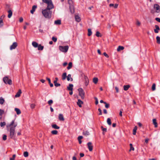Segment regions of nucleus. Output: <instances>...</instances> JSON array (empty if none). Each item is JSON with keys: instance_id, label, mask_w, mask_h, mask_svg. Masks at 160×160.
<instances>
[{"instance_id": "52", "label": "nucleus", "mask_w": 160, "mask_h": 160, "mask_svg": "<svg viewBox=\"0 0 160 160\" xmlns=\"http://www.w3.org/2000/svg\"><path fill=\"white\" fill-rule=\"evenodd\" d=\"M7 136L5 134L3 135L2 137L3 140L4 141L6 140L7 139Z\"/></svg>"}, {"instance_id": "63", "label": "nucleus", "mask_w": 160, "mask_h": 160, "mask_svg": "<svg viewBox=\"0 0 160 160\" xmlns=\"http://www.w3.org/2000/svg\"><path fill=\"white\" fill-rule=\"evenodd\" d=\"M103 112L104 114H107V110L106 109H104L103 110Z\"/></svg>"}, {"instance_id": "27", "label": "nucleus", "mask_w": 160, "mask_h": 160, "mask_svg": "<svg viewBox=\"0 0 160 160\" xmlns=\"http://www.w3.org/2000/svg\"><path fill=\"white\" fill-rule=\"evenodd\" d=\"M52 128L55 129H59L60 128V127L59 126H58L56 124H52Z\"/></svg>"}, {"instance_id": "7", "label": "nucleus", "mask_w": 160, "mask_h": 160, "mask_svg": "<svg viewBox=\"0 0 160 160\" xmlns=\"http://www.w3.org/2000/svg\"><path fill=\"white\" fill-rule=\"evenodd\" d=\"M68 3L69 4V9L71 12L73 13L74 12L73 2L72 0H68Z\"/></svg>"}, {"instance_id": "46", "label": "nucleus", "mask_w": 160, "mask_h": 160, "mask_svg": "<svg viewBox=\"0 0 160 160\" xmlns=\"http://www.w3.org/2000/svg\"><path fill=\"white\" fill-rule=\"evenodd\" d=\"M53 102V101L52 100H49L48 102V104L50 105L51 106Z\"/></svg>"}, {"instance_id": "10", "label": "nucleus", "mask_w": 160, "mask_h": 160, "mask_svg": "<svg viewBox=\"0 0 160 160\" xmlns=\"http://www.w3.org/2000/svg\"><path fill=\"white\" fill-rule=\"evenodd\" d=\"M87 146L89 150L90 151H92L93 149V146L92 145V143L91 142H89L87 143Z\"/></svg>"}, {"instance_id": "30", "label": "nucleus", "mask_w": 160, "mask_h": 160, "mask_svg": "<svg viewBox=\"0 0 160 160\" xmlns=\"http://www.w3.org/2000/svg\"><path fill=\"white\" fill-rule=\"evenodd\" d=\"M98 81V79L97 78L95 77L93 79V82L95 84H96L97 83Z\"/></svg>"}, {"instance_id": "14", "label": "nucleus", "mask_w": 160, "mask_h": 160, "mask_svg": "<svg viewBox=\"0 0 160 160\" xmlns=\"http://www.w3.org/2000/svg\"><path fill=\"white\" fill-rule=\"evenodd\" d=\"M37 8V6L36 5H34L32 6V9L30 11V12L33 14L34 13V12H35V11L36 10V9Z\"/></svg>"}, {"instance_id": "19", "label": "nucleus", "mask_w": 160, "mask_h": 160, "mask_svg": "<svg viewBox=\"0 0 160 160\" xmlns=\"http://www.w3.org/2000/svg\"><path fill=\"white\" fill-rule=\"evenodd\" d=\"M4 113V111L0 109V120H2V115Z\"/></svg>"}, {"instance_id": "58", "label": "nucleus", "mask_w": 160, "mask_h": 160, "mask_svg": "<svg viewBox=\"0 0 160 160\" xmlns=\"http://www.w3.org/2000/svg\"><path fill=\"white\" fill-rule=\"evenodd\" d=\"M54 85L56 87H58L60 86L61 85V84L60 83H57L56 84H55Z\"/></svg>"}, {"instance_id": "45", "label": "nucleus", "mask_w": 160, "mask_h": 160, "mask_svg": "<svg viewBox=\"0 0 160 160\" xmlns=\"http://www.w3.org/2000/svg\"><path fill=\"white\" fill-rule=\"evenodd\" d=\"M84 135L86 136L89 135L90 134L89 132L88 131H86L83 132Z\"/></svg>"}, {"instance_id": "61", "label": "nucleus", "mask_w": 160, "mask_h": 160, "mask_svg": "<svg viewBox=\"0 0 160 160\" xmlns=\"http://www.w3.org/2000/svg\"><path fill=\"white\" fill-rule=\"evenodd\" d=\"M23 18L22 17H21L19 19V22H22L23 21Z\"/></svg>"}, {"instance_id": "17", "label": "nucleus", "mask_w": 160, "mask_h": 160, "mask_svg": "<svg viewBox=\"0 0 160 160\" xmlns=\"http://www.w3.org/2000/svg\"><path fill=\"white\" fill-rule=\"evenodd\" d=\"M60 121H63L64 120L63 115L62 114H60L58 117Z\"/></svg>"}, {"instance_id": "34", "label": "nucleus", "mask_w": 160, "mask_h": 160, "mask_svg": "<svg viewBox=\"0 0 160 160\" xmlns=\"http://www.w3.org/2000/svg\"><path fill=\"white\" fill-rule=\"evenodd\" d=\"M8 79V78L7 77H6L3 78V80L4 83L7 84Z\"/></svg>"}, {"instance_id": "8", "label": "nucleus", "mask_w": 160, "mask_h": 160, "mask_svg": "<svg viewBox=\"0 0 160 160\" xmlns=\"http://www.w3.org/2000/svg\"><path fill=\"white\" fill-rule=\"evenodd\" d=\"M78 90L79 92V95L82 99H84L85 97V93L83 89L82 88H79L78 89Z\"/></svg>"}, {"instance_id": "28", "label": "nucleus", "mask_w": 160, "mask_h": 160, "mask_svg": "<svg viewBox=\"0 0 160 160\" xmlns=\"http://www.w3.org/2000/svg\"><path fill=\"white\" fill-rule=\"evenodd\" d=\"M137 127L136 126H135L133 130V134L134 135H135L136 134V131L137 129Z\"/></svg>"}, {"instance_id": "3", "label": "nucleus", "mask_w": 160, "mask_h": 160, "mask_svg": "<svg viewBox=\"0 0 160 160\" xmlns=\"http://www.w3.org/2000/svg\"><path fill=\"white\" fill-rule=\"evenodd\" d=\"M151 13L152 14L160 13V6L158 4H154L153 9L151 10Z\"/></svg>"}, {"instance_id": "1", "label": "nucleus", "mask_w": 160, "mask_h": 160, "mask_svg": "<svg viewBox=\"0 0 160 160\" xmlns=\"http://www.w3.org/2000/svg\"><path fill=\"white\" fill-rule=\"evenodd\" d=\"M17 125V123L15 122V120H13L9 125V126H11L9 131V136L11 138H13L15 137V128Z\"/></svg>"}, {"instance_id": "24", "label": "nucleus", "mask_w": 160, "mask_h": 160, "mask_svg": "<svg viewBox=\"0 0 160 160\" xmlns=\"http://www.w3.org/2000/svg\"><path fill=\"white\" fill-rule=\"evenodd\" d=\"M15 111L16 112L17 114L18 115H19L21 113L20 110L18 108H15Z\"/></svg>"}, {"instance_id": "33", "label": "nucleus", "mask_w": 160, "mask_h": 160, "mask_svg": "<svg viewBox=\"0 0 160 160\" xmlns=\"http://www.w3.org/2000/svg\"><path fill=\"white\" fill-rule=\"evenodd\" d=\"M38 50H42L43 49L44 47L43 46H42L41 44L38 45Z\"/></svg>"}, {"instance_id": "11", "label": "nucleus", "mask_w": 160, "mask_h": 160, "mask_svg": "<svg viewBox=\"0 0 160 160\" xmlns=\"http://www.w3.org/2000/svg\"><path fill=\"white\" fill-rule=\"evenodd\" d=\"M84 79H85V84L86 86H87L89 83V79L87 76L84 75Z\"/></svg>"}, {"instance_id": "42", "label": "nucleus", "mask_w": 160, "mask_h": 160, "mask_svg": "<svg viewBox=\"0 0 160 160\" xmlns=\"http://www.w3.org/2000/svg\"><path fill=\"white\" fill-rule=\"evenodd\" d=\"M130 148L129 150V151H130L131 150L134 151V147L132 146V143H130Z\"/></svg>"}, {"instance_id": "47", "label": "nucleus", "mask_w": 160, "mask_h": 160, "mask_svg": "<svg viewBox=\"0 0 160 160\" xmlns=\"http://www.w3.org/2000/svg\"><path fill=\"white\" fill-rule=\"evenodd\" d=\"M156 89V85L155 83H153L152 86V91H154Z\"/></svg>"}, {"instance_id": "12", "label": "nucleus", "mask_w": 160, "mask_h": 160, "mask_svg": "<svg viewBox=\"0 0 160 160\" xmlns=\"http://www.w3.org/2000/svg\"><path fill=\"white\" fill-rule=\"evenodd\" d=\"M155 29H154V32L155 33H158L159 31L160 30V28L157 25H155Z\"/></svg>"}, {"instance_id": "53", "label": "nucleus", "mask_w": 160, "mask_h": 160, "mask_svg": "<svg viewBox=\"0 0 160 160\" xmlns=\"http://www.w3.org/2000/svg\"><path fill=\"white\" fill-rule=\"evenodd\" d=\"M94 98L95 100V104L97 105L98 104V99L96 97H95Z\"/></svg>"}, {"instance_id": "25", "label": "nucleus", "mask_w": 160, "mask_h": 160, "mask_svg": "<svg viewBox=\"0 0 160 160\" xmlns=\"http://www.w3.org/2000/svg\"><path fill=\"white\" fill-rule=\"evenodd\" d=\"M32 45L35 48H37L38 46V44L35 42H32Z\"/></svg>"}, {"instance_id": "39", "label": "nucleus", "mask_w": 160, "mask_h": 160, "mask_svg": "<svg viewBox=\"0 0 160 160\" xmlns=\"http://www.w3.org/2000/svg\"><path fill=\"white\" fill-rule=\"evenodd\" d=\"M156 40H157V42L158 44H160V37L158 36H157L156 37Z\"/></svg>"}, {"instance_id": "9", "label": "nucleus", "mask_w": 160, "mask_h": 160, "mask_svg": "<svg viewBox=\"0 0 160 160\" xmlns=\"http://www.w3.org/2000/svg\"><path fill=\"white\" fill-rule=\"evenodd\" d=\"M18 46V43L17 42H14L10 46V50H12L15 49Z\"/></svg>"}, {"instance_id": "31", "label": "nucleus", "mask_w": 160, "mask_h": 160, "mask_svg": "<svg viewBox=\"0 0 160 160\" xmlns=\"http://www.w3.org/2000/svg\"><path fill=\"white\" fill-rule=\"evenodd\" d=\"M75 19L76 21L78 22H79L81 21V19L80 17L78 15H76L75 17Z\"/></svg>"}, {"instance_id": "64", "label": "nucleus", "mask_w": 160, "mask_h": 160, "mask_svg": "<svg viewBox=\"0 0 160 160\" xmlns=\"http://www.w3.org/2000/svg\"><path fill=\"white\" fill-rule=\"evenodd\" d=\"M140 22H139L138 21H137V24L139 26L140 25Z\"/></svg>"}, {"instance_id": "37", "label": "nucleus", "mask_w": 160, "mask_h": 160, "mask_svg": "<svg viewBox=\"0 0 160 160\" xmlns=\"http://www.w3.org/2000/svg\"><path fill=\"white\" fill-rule=\"evenodd\" d=\"M107 122L109 125H111V120L109 118H108L107 119Z\"/></svg>"}, {"instance_id": "13", "label": "nucleus", "mask_w": 160, "mask_h": 160, "mask_svg": "<svg viewBox=\"0 0 160 160\" xmlns=\"http://www.w3.org/2000/svg\"><path fill=\"white\" fill-rule=\"evenodd\" d=\"M83 103V102L80 99H78V101L77 102V104L79 107H82V104Z\"/></svg>"}, {"instance_id": "48", "label": "nucleus", "mask_w": 160, "mask_h": 160, "mask_svg": "<svg viewBox=\"0 0 160 160\" xmlns=\"http://www.w3.org/2000/svg\"><path fill=\"white\" fill-rule=\"evenodd\" d=\"M104 104H105V107L106 108H109L110 105L108 103H107L106 102H104Z\"/></svg>"}, {"instance_id": "29", "label": "nucleus", "mask_w": 160, "mask_h": 160, "mask_svg": "<svg viewBox=\"0 0 160 160\" xmlns=\"http://www.w3.org/2000/svg\"><path fill=\"white\" fill-rule=\"evenodd\" d=\"M54 23L57 25H60L61 23V21L60 20H56L54 22Z\"/></svg>"}, {"instance_id": "51", "label": "nucleus", "mask_w": 160, "mask_h": 160, "mask_svg": "<svg viewBox=\"0 0 160 160\" xmlns=\"http://www.w3.org/2000/svg\"><path fill=\"white\" fill-rule=\"evenodd\" d=\"M52 39L54 42H56L57 41V38L53 37L52 38Z\"/></svg>"}, {"instance_id": "49", "label": "nucleus", "mask_w": 160, "mask_h": 160, "mask_svg": "<svg viewBox=\"0 0 160 160\" xmlns=\"http://www.w3.org/2000/svg\"><path fill=\"white\" fill-rule=\"evenodd\" d=\"M7 82V84H8L9 85H11L12 84V81L11 79H8V82Z\"/></svg>"}, {"instance_id": "35", "label": "nucleus", "mask_w": 160, "mask_h": 160, "mask_svg": "<svg viewBox=\"0 0 160 160\" xmlns=\"http://www.w3.org/2000/svg\"><path fill=\"white\" fill-rule=\"evenodd\" d=\"M92 34V32L91 31V29H88V36H90Z\"/></svg>"}, {"instance_id": "26", "label": "nucleus", "mask_w": 160, "mask_h": 160, "mask_svg": "<svg viewBox=\"0 0 160 160\" xmlns=\"http://www.w3.org/2000/svg\"><path fill=\"white\" fill-rule=\"evenodd\" d=\"M130 87V86L129 85H124L123 86V89L124 90L127 91L128 89Z\"/></svg>"}, {"instance_id": "43", "label": "nucleus", "mask_w": 160, "mask_h": 160, "mask_svg": "<svg viewBox=\"0 0 160 160\" xmlns=\"http://www.w3.org/2000/svg\"><path fill=\"white\" fill-rule=\"evenodd\" d=\"M23 155L24 157H27L28 156V152L26 151L24 152L23 153Z\"/></svg>"}, {"instance_id": "23", "label": "nucleus", "mask_w": 160, "mask_h": 160, "mask_svg": "<svg viewBox=\"0 0 160 160\" xmlns=\"http://www.w3.org/2000/svg\"><path fill=\"white\" fill-rule=\"evenodd\" d=\"M8 17L9 18H10L12 14V12L11 10H9L8 11Z\"/></svg>"}, {"instance_id": "16", "label": "nucleus", "mask_w": 160, "mask_h": 160, "mask_svg": "<svg viewBox=\"0 0 160 160\" xmlns=\"http://www.w3.org/2000/svg\"><path fill=\"white\" fill-rule=\"evenodd\" d=\"M73 85L72 84H70L69 86L67 87V89L69 91H72Z\"/></svg>"}, {"instance_id": "56", "label": "nucleus", "mask_w": 160, "mask_h": 160, "mask_svg": "<svg viewBox=\"0 0 160 160\" xmlns=\"http://www.w3.org/2000/svg\"><path fill=\"white\" fill-rule=\"evenodd\" d=\"M98 111L99 112V115H102V112L101 109L100 108H99L98 109Z\"/></svg>"}, {"instance_id": "32", "label": "nucleus", "mask_w": 160, "mask_h": 160, "mask_svg": "<svg viewBox=\"0 0 160 160\" xmlns=\"http://www.w3.org/2000/svg\"><path fill=\"white\" fill-rule=\"evenodd\" d=\"M67 77V73L64 72L63 73L62 75V79L63 80H65Z\"/></svg>"}, {"instance_id": "62", "label": "nucleus", "mask_w": 160, "mask_h": 160, "mask_svg": "<svg viewBox=\"0 0 160 160\" xmlns=\"http://www.w3.org/2000/svg\"><path fill=\"white\" fill-rule=\"evenodd\" d=\"M46 79H47V80L48 81L49 83L51 82L50 79L49 78H47Z\"/></svg>"}, {"instance_id": "55", "label": "nucleus", "mask_w": 160, "mask_h": 160, "mask_svg": "<svg viewBox=\"0 0 160 160\" xmlns=\"http://www.w3.org/2000/svg\"><path fill=\"white\" fill-rule=\"evenodd\" d=\"M155 20L158 22H160V18H156Z\"/></svg>"}, {"instance_id": "5", "label": "nucleus", "mask_w": 160, "mask_h": 160, "mask_svg": "<svg viewBox=\"0 0 160 160\" xmlns=\"http://www.w3.org/2000/svg\"><path fill=\"white\" fill-rule=\"evenodd\" d=\"M45 3L47 4L46 8L48 9H53L54 8V5L52 0H50Z\"/></svg>"}, {"instance_id": "18", "label": "nucleus", "mask_w": 160, "mask_h": 160, "mask_svg": "<svg viewBox=\"0 0 160 160\" xmlns=\"http://www.w3.org/2000/svg\"><path fill=\"white\" fill-rule=\"evenodd\" d=\"M22 92L21 89H19L18 92L15 95V97H18L20 96V94Z\"/></svg>"}, {"instance_id": "44", "label": "nucleus", "mask_w": 160, "mask_h": 160, "mask_svg": "<svg viewBox=\"0 0 160 160\" xmlns=\"http://www.w3.org/2000/svg\"><path fill=\"white\" fill-rule=\"evenodd\" d=\"M96 35L97 37H101L102 36V35L100 34V33L98 31H97L96 32Z\"/></svg>"}, {"instance_id": "54", "label": "nucleus", "mask_w": 160, "mask_h": 160, "mask_svg": "<svg viewBox=\"0 0 160 160\" xmlns=\"http://www.w3.org/2000/svg\"><path fill=\"white\" fill-rule=\"evenodd\" d=\"M83 138V137L81 136H80L78 137V141L81 140Z\"/></svg>"}, {"instance_id": "40", "label": "nucleus", "mask_w": 160, "mask_h": 160, "mask_svg": "<svg viewBox=\"0 0 160 160\" xmlns=\"http://www.w3.org/2000/svg\"><path fill=\"white\" fill-rule=\"evenodd\" d=\"M101 128L102 129V130L103 131V132H102V134H104V132H107V129L106 128H104V127L103 126L101 127Z\"/></svg>"}, {"instance_id": "4", "label": "nucleus", "mask_w": 160, "mask_h": 160, "mask_svg": "<svg viewBox=\"0 0 160 160\" xmlns=\"http://www.w3.org/2000/svg\"><path fill=\"white\" fill-rule=\"evenodd\" d=\"M68 48L69 47L68 46H60L59 47V50L64 52H66L68 51Z\"/></svg>"}, {"instance_id": "60", "label": "nucleus", "mask_w": 160, "mask_h": 160, "mask_svg": "<svg viewBox=\"0 0 160 160\" xmlns=\"http://www.w3.org/2000/svg\"><path fill=\"white\" fill-rule=\"evenodd\" d=\"M118 4L116 3L113 6H114V8H118Z\"/></svg>"}, {"instance_id": "21", "label": "nucleus", "mask_w": 160, "mask_h": 160, "mask_svg": "<svg viewBox=\"0 0 160 160\" xmlns=\"http://www.w3.org/2000/svg\"><path fill=\"white\" fill-rule=\"evenodd\" d=\"M124 49V47L123 46H119L117 48V51L118 52L121 50H122Z\"/></svg>"}, {"instance_id": "22", "label": "nucleus", "mask_w": 160, "mask_h": 160, "mask_svg": "<svg viewBox=\"0 0 160 160\" xmlns=\"http://www.w3.org/2000/svg\"><path fill=\"white\" fill-rule=\"evenodd\" d=\"M66 78L68 81H69L70 80L72 81L73 80V79L71 78V75L70 74H68Z\"/></svg>"}, {"instance_id": "36", "label": "nucleus", "mask_w": 160, "mask_h": 160, "mask_svg": "<svg viewBox=\"0 0 160 160\" xmlns=\"http://www.w3.org/2000/svg\"><path fill=\"white\" fill-rule=\"evenodd\" d=\"M5 100L4 99L2 98H0V104L1 105H2L3 104Z\"/></svg>"}, {"instance_id": "15", "label": "nucleus", "mask_w": 160, "mask_h": 160, "mask_svg": "<svg viewBox=\"0 0 160 160\" xmlns=\"http://www.w3.org/2000/svg\"><path fill=\"white\" fill-rule=\"evenodd\" d=\"M4 17V16L2 15L0 18V27H1L3 26V22L2 19Z\"/></svg>"}, {"instance_id": "59", "label": "nucleus", "mask_w": 160, "mask_h": 160, "mask_svg": "<svg viewBox=\"0 0 160 160\" xmlns=\"http://www.w3.org/2000/svg\"><path fill=\"white\" fill-rule=\"evenodd\" d=\"M103 54L107 58H108L109 57L108 55L106 53V52H104Z\"/></svg>"}, {"instance_id": "20", "label": "nucleus", "mask_w": 160, "mask_h": 160, "mask_svg": "<svg viewBox=\"0 0 160 160\" xmlns=\"http://www.w3.org/2000/svg\"><path fill=\"white\" fill-rule=\"evenodd\" d=\"M153 123L155 127L157 128L158 127V123L157 122L156 119H153L152 120Z\"/></svg>"}, {"instance_id": "41", "label": "nucleus", "mask_w": 160, "mask_h": 160, "mask_svg": "<svg viewBox=\"0 0 160 160\" xmlns=\"http://www.w3.org/2000/svg\"><path fill=\"white\" fill-rule=\"evenodd\" d=\"M58 131L56 130H53L51 131L52 134L53 135H56L58 134Z\"/></svg>"}, {"instance_id": "2", "label": "nucleus", "mask_w": 160, "mask_h": 160, "mask_svg": "<svg viewBox=\"0 0 160 160\" xmlns=\"http://www.w3.org/2000/svg\"><path fill=\"white\" fill-rule=\"evenodd\" d=\"M51 9L46 8L42 10V14L45 18H51L52 12L50 11V10Z\"/></svg>"}, {"instance_id": "57", "label": "nucleus", "mask_w": 160, "mask_h": 160, "mask_svg": "<svg viewBox=\"0 0 160 160\" xmlns=\"http://www.w3.org/2000/svg\"><path fill=\"white\" fill-rule=\"evenodd\" d=\"M35 105L34 104H32L31 105V108L33 109L35 108Z\"/></svg>"}, {"instance_id": "50", "label": "nucleus", "mask_w": 160, "mask_h": 160, "mask_svg": "<svg viewBox=\"0 0 160 160\" xmlns=\"http://www.w3.org/2000/svg\"><path fill=\"white\" fill-rule=\"evenodd\" d=\"M6 125V123L5 122H0V126L1 127L4 126Z\"/></svg>"}, {"instance_id": "6", "label": "nucleus", "mask_w": 160, "mask_h": 160, "mask_svg": "<svg viewBox=\"0 0 160 160\" xmlns=\"http://www.w3.org/2000/svg\"><path fill=\"white\" fill-rule=\"evenodd\" d=\"M45 3L47 4L46 8L48 9H53L54 8V5L52 0H50Z\"/></svg>"}, {"instance_id": "38", "label": "nucleus", "mask_w": 160, "mask_h": 160, "mask_svg": "<svg viewBox=\"0 0 160 160\" xmlns=\"http://www.w3.org/2000/svg\"><path fill=\"white\" fill-rule=\"evenodd\" d=\"M72 62H69L68 64V66L67 67V69L69 70L70 69V68H71L72 67Z\"/></svg>"}]
</instances>
